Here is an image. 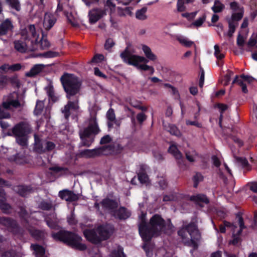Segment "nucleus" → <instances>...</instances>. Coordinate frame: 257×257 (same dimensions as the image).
Here are the masks:
<instances>
[{
  "instance_id": "dca6fc26",
  "label": "nucleus",
  "mask_w": 257,
  "mask_h": 257,
  "mask_svg": "<svg viewBox=\"0 0 257 257\" xmlns=\"http://www.w3.org/2000/svg\"><path fill=\"white\" fill-rule=\"evenodd\" d=\"M237 217L238 218L240 229L237 231L236 233H235V231H233L232 233V239L229 241L230 244L236 246L240 244L241 239L240 235L242 229L245 228L242 217L240 215H237Z\"/></svg>"
},
{
  "instance_id": "f3484780",
  "label": "nucleus",
  "mask_w": 257,
  "mask_h": 257,
  "mask_svg": "<svg viewBox=\"0 0 257 257\" xmlns=\"http://www.w3.org/2000/svg\"><path fill=\"white\" fill-rule=\"evenodd\" d=\"M105 15V11L98 8L93 9L89 11L88 13L89 23L91 24H94Z\"/></svg>"
},
{
  "instance_id": "4d7b16f0",
  "label": "nucleus",
  "mask_w": 257,
  "mask_h": 257,
  "mask_svg": "<svg viewBox=\"0 0 257 257\" xmlns=\"http://www.w3.org/2000/svg\"><path fill=\"white\" fill-rule=\"evenodd\" d=\"M147 116L144 112H140L137 114L136 118L140 124L143 123V122L147 119Z\"/></svg>"
},
{
  "instance_id": "79ce46f5",
  "label": "nucleus",
  "mask_w": 257,
  "mask_h": 257,
  "mask_svg": "<svg viewBox=\"0 0 257 257\" xmlns=\"http://www.w3.org/2000/svg\"><path fill=\"white\" fill-rule=\"evenodd\" d=\"M233 71L229 70H228L227 71L226 74L224 75L223 79L224 86H227L229 84L231 79V77L233 76Z\"/></svg>"
},
{
  "instance_id": "f704fd0d",
  "label": "nucleus",
  "mask_w": 257,
  "mask_h": 257,
  "mask_svg": "<svg viewBox=\"0 0 257 257\" xmlns=\"http://www.w3.org/2000/svg\"><path fill=\"white\" fill-rule=\"evenodd\" d=\"M147 11V8L143 7L141 9L139 10L136 13V18L140 20H145L147 18V16L145 15Z\"/></svg>"
},
{
  "instance_id": "774afa93",
  "label": "nucleus",
  "mask_w": 257,
  "mask_h": 257,
  "mask_svg": "<svg viewBox=\"0 0 257 257\" xmlns=\"http://www.w3.org/2000/svg\"><path fill=\"white\" fill-rule=\"evenodd\" d=\"M16 252L14 250H10L5 252L2 257H15Z\"/></svg>"
},
{
  "instance_id": "2eb2a0df",
  "label": "nucleus",
  "mask_w": 257,
  "mask_h": 257,
  "mask_svg": "<svg viewBox=\"0 0 257 257\" xmlns=\"http://www.w3.org/2000/svg\"><path fill=\"white\" fill-rule=\"evenodd\" d=\"M58 196L61 199L69 202L76 201L80 197L79 194H76L73 191L67 189L60 191Z\"/></svg>"
},
{
  "instance_id": "a211bd4d",
  "label": "nucleus",
  "mask_w": 257,
  "mask_h": 257,
  "mask_svg": "<svg viewBox=\"0 0 257 257\" xmlns=\"http://www.w3.org/2000/svg\"><path fill=\"white\" fill-rule=\"evenodd\" d=\"M189 200L200 207H204V205L208 204L209 199L203 194H197L189 197Z\"/></svg>"
},
{
  "instance_id": "ddd939ff",
  "label": "nucleus",
  "mask_w": 257,
  "mask_h": 257,
  "mask_svg": "<svg viewBox=\"0 0 257 257\" xmlns=\"http://www.w3.org/2000/svg\"><path fill=\"white\" fill-rule=\"evenodd\" d=\"M82 132L86 136H96L99 133L100 130L96 116H91L90 118L88 126Z\"/></svg>"
},
{
  "instance_id": "bf43d9fd",
  "label": "nucleus",
  "mask_w": 257,
  "mask_h": 257,
  "mask_svg": "<svg viewBox=\"0 0 257 257\" xmlns=\"http://www.w3.org/2000/svg\"><path fill=\"white\" fill-rule=\"evenodd\" d=\"M185 3V2L184 1V0H178L177 7V10L178 12H184L185 10L186 7L184 6Z\"/></svg>"
},
{
  "instance_id": "338daca9",
  "label": "nucleus",
  "mask_w": 257,
  "mask_h": 257,
  "mask_svg": "<svg viewBox=\"0 0 257 257\" xmlns=\"http://www.w3.org/2000/svg\"><path fill=\"white\" fill-rule=\"evenodd\" d=\"M8 82V77L6 75L0 74V85L5 86Z\"/></svg>"
},
{
  "instance_id": "de8ad7c7",
  "label": "nucleus",
  "mask_w": 257,
  "mask_h": 257,
  "mask_svg": "<svg viewBox=\"0 0 257 257\" xmlns=\"http://www.w3.org/2000/svg\"><path fill=\"white\" fill-rule=\"evenodd\" d=\"M177 40L181 44L188 48L191 47L194 44L193 42L189 41L186 38H178Z\"/></svg>"
},
{
  "instance_id": "20e7f679",
  "label": "nucleus",
  "mask_w": 257,
  "mask_h": 257,
  "mask_svg": "<svg viewBox=\"0 0 257 257\" xmlns=\"http://www.w3.org/2000/svg\"><path fill=\"white\" fill-rule=\"evenodd\" d=\"M60 81L67 99H71L72 97H77L82 85L81 82L77 77L65 73L61 77Z\"/></svg>"
},
{
  "instance_id": "e433bc0d",
  "label": "nucleus",
  "mask_w": 257,
  "mask_h": 257,
  "mask_svg": "<svg viewBox=\"0 0 257 257\" xmlns=\"http://www.w3.org/2000/svg\"><path fill=\"white\" fill-rule=\"evenodd\" d=\"M125 210H111L110 213L113 215H116L117 217L120 219H126L128 217V215L123 214Z\"/></svg>"
},
{
  "instance_id": "0e129e2a",
  "label": "nucleus",
  "mask_w": 257,
  "mask_h": 257,
  "mask_svg": "<svg viewBox=\"0 0 257 257\" xmlns=\"http://www.w3.org/2000/svg\"><path fill=\"white\" fill-rule=\"evenodd\" d=\"M236 44L239 47H243L244 44V40L243 37L239 34L237 37Z\"/></svg>"
},
{
  "instance_id": "72a5a7b5",
  "label": "nucleus",
  "mask_w": 257,
  "mask_h": 257,
  "mask_svg": "<svg viewBox=\"0 0 257 257\" xmlns=\"http://www.w3.org/2000/svg\"><path fill=\"white\" fill-rule=\"evenodd\" d=\"M45 89L47 92V94L49 96V98L50 100H52L53 102H56L58 98L55 95L54 90L53 86H49L45 88Z\"/></svg>"
},
{
  "instance_id": "7c9ffc66",
  "label": "nucleus",
  "mask_w": 257,
  "mask_h": 257,
  "mask_svg": "<svg viewBox=\"0 0 257 257\" xmlns=\"http://www.w3.org/2000/svg\"><path fill=\"white\" fill-rule=\"evenodd\" d=\"M192 180L193 182V187L196 188L199 183L203 181L204 176L200 172H196L195 175L192 177Z\"/></svg>"
},
{
  "instance_id": "b1692460",
  "label": "nucleus",
  "mask_w": 257,
  "mask_h": 257,
  "mask_svg": "<svg viewBox=\"0 0 257 257\" xmlns=\"http://www.w3.org/2000/svg\"><path fill=\"white\" fill-rule=\"evenodd\" d=\"M6 201V194L5 190L0 186V209H12Z\"/></svg>"
},
{
  "instance_id": "c756f323",
  "label": "nucleus",
  "mask_w": 257,
  "mask_h": 257,
  "mask_svg": "<svg viewBox=\"0 0 257 257\" xmlns=\"http://www.w3.org/2000/svg\"><path fill=\"white\" fill-rule=\"evenodd\" d=\"M7 4L13 10L20 12L21 10V5L19 0H6Z\"/></svg>"
},
{
  "instance_id": "cd10ccee",
  "label": "nucleus",
  "mask_w": 257,
  "mask_h": 257,
  "mask_svg": "<svg viewBox=\"0 0 257 257\" xmlns=\"http://www.w3.org/2000/svg\"><path fill=\"white\" fill-rule=\"evenodd\" d=\"M142 50L147 58L151 61H155L157 59V56L152 53L151 49L147 45H144L142 46Z\"/></svg>"
},
{
  "instance_id": "680f3d73",
  "label": "nucleus",
  "mask_w": 257,
  "mask_h": 257,
  "mask_svg": "<svg viewBox=\"0 0 257 257\" xmlns=\"http://www.w3.org/2000/svg\"><path fill=\"white\" fill-rule=\"evenodd\" d=\"M8 82H10L12 84H16L18 87H20L19 81L17 76L8 77Z\"/></svg>"
},
{
  "instance_id": "8fccbe9b",
  "label": "nucleus",
  "mask_w": 257,
  "mask_h": 257,
  "mask_svg": "<svg viewBox=\"0 0 257 257\" xmlns=\"http://www.w3.org/2000/svg\"><path fill=\"white\" fill-rule=\"evenodd\" d=\"M115 45V43L112 39L111 38H108L105 41V43L104 44V48L105 50L110 51L111 48L114 46Z\"/></svg>"
},
{
  "instance_id": "f03ea898",
  "label": "nucleus",
  "mask_w": 257,
  "mask_h": 257,
  "mask_svg": "<svg viewBox=\"0 0 257 257\" xmlns=\"http://www.w3.org/2000/svg\"><path fill=\"white\" fill-rule=\"evenodd\" d=\"M114 231V227L109 224L100 225L94 229H86L83 233L91 242L97 244L109 238Z\"/></svg>"
},
{
  "instance_id": "a878e982",
  "label": "nucleus",
  "mask_w": 257,
  "mask_h": 257,
  "mask_svg": "<svg viewBox=\"0 0 257 257\" xmlns=\"http://www.w3.org/2000/svg\"><path fill=\"white\" fill-rule=\"evenodd\" d=\"M84 134V132L82 131L79 132V137L81 141V145L83 146L89 147L93 142L94 138H91L90 136H86Z\"/></svg>"
},
{
  "instance_id": "473e14b6",
  "label": "nucleus",
  "mask_w": 257,
  "mask_h": 257,
  "mask_svg": "<svg viewBox=\"0 0 257 257\" xmlns=\"http://www.w3.org/2000/svg\"><path fill=\"white\" fill-rule=\"evenodd\" d=\"M224 5L219 1L215 0L214 5L211 9L214 13H219L221 12L224 10Z\"/></svg>"
},
{
  "instance_id": "1a4fd4ad",
  "label": "nucleus",
  "mask_w": 257,
  "mask_h": 257,
  "mask_svg": "<svg viewBox=\"0 0 257 257\" xmlns=\"http://www.w3.org/2000/svg\"><path fill=\"white\" fill-rule=\"evenodd\" d=\"M114 148V145H107L94 149H85L80 152V155L86 158H94L103 155L106 150L111 151H113Z\"/></svg>"
},
{
  "instance_id": "5701e85b",
  "label": "nucleus",
  "mask_w": 257,
  "mask_h": 257,
  "mask_svg": "<svg viewBox=\"0 0 257 257\" xmlns=\"http://www.w3.org/2000/svg\"><path fill=\"white\" fill-rule=\"evenodd\" d=\"M45 66L43 64H36L30 70L27 72L25 75L28 77H33L42 71Z\"/></svg>"
},
{
  "instance_id": "6e6552de",
  "label": "nucleus",
  "mask_w": 257,
  "mask_h": 257,
  "mask_svg": "<svg viewBox=\"0 0 257 257\" xmlns=\"http://www.w3.org/2000/svg\"><path fill=\"white\" fill-rule=\"evenodd\" d=\"M33 150L38 154H42L53 151L56 145L52 142L41 138L39 135L34 134Z\"/></svg>"
},
{
  "instance_id": "58836bf2",
  "label": "nucleus",
  "mask_w": 257,
  "mask_h": 257,
  "mask_svg": "<svg viewBox=\"0 0 257 257\" xmlns=\"http://www.w3.org/2000/svg\"><path fill=\"white\" fill-rule=\"evenodd\" d=\"M169 133L174 136L180 137L181 133L178 127L174 124H170L168 127Z\"/></svg>"
},
{
  "instance_id": "2f4dec72",
  "label": "nucleus",
  "mask_w": 257,
  "mask_h": 257,
  "mask_svg": "<svg viewBox=\"0 0 257 257\" xmlns=\"http://www.w3.org/2000/svg\"><path fill=\"white\" fill-rule=\"evenodd\" d=\"M235 83H237L239 86H241L242 92L244 93H247L248 92V90L247 89L246 84L243 83L242 80L239 79L238 75L235 76L234 79L232 82L231 88H232L233 85Z\"/></svg>"
},
{
  "instance_id": "6e6d98bb",
  "label": "nucleus",
  "mask_w": 257,
  "mask_h": 257,
  "mask_svg": "<svg viewBox=\"0 0 257 257\" xmlns=\"http://www.w3.org/2000/svg\"><path fill=\"white\" fill-rule=\"evenodd\" d=\"M49 170L54 171L56 173H58L62 171H65L66 172H68L69 171V169L68 168L58 166L51 167L49 168Z\"/></svg>"
},
{
  "instance_id": "09e8293b",
  "label": "nucleus",
  "mask_w": 257,
  "mask_h": 257,
  "mask_svg": "<svg viewBox=\"0 0 257 257\" xmlns=\"http://www.w3.org/2000/svg\"><path fill=\"white\" fill-rule=\"evenodd\" d=\"M206 18V16L204 14L201 17L195 21L192 25L196 27H199L202 26L203 23L205 22Z\"/></svg>"
},
{
  "instance_id": "052dcab7",
  "label": "nucleus",
  "mask_w": 257,
  "mask_h": 257,
  "mask_svg": "<svg viewBox=\"0 0 257 257\" xmlns=\"http://www.w3.org/2000/svg\"><path fill=\"white\" fill-rule=\"evenodd\" d=\"M236 160L238 162L240 163L243 167H246L249 166L248 161L245 158L238 157L236 158Z\"/></svg>"
},
{
  "instance_id": "e2e57ef3",
  "label": "nucleus",
  "mask_w": 257,
  "mask_h": 257,
  "mask_svg": "<svg viewBox=\"0 0 257 257\" xmlns=\"http://www.w3.org/2000/svg\"><path fill=\"white\" fill-rule=\"evenodd\" d=\"M104 59V56L102 54H96L91 59V62L98 63L100 62Z\"/></svg>"
},
{
  "instance_id": "c85d7f7f",
  "label": "nucleus",
  "mask_w": 257,
  "mask_h": 257,
  "mask_svg": "<svg viewBox=\"0 0 257 257\" xmlns=\"http://www.w3.org/2000/svg\"><path fill=\"white\" fill-rule=\"evenodd\" d=\"M29 232L31 235L37 240L44 238L46 235V233L44 231L37 229H30Z\"/></svg>"
},
{
  "instance_id": "a19ab883",
  "label": "nucleus",
  "mask_w": 257,
  "mask_h": 257,
  "mask_svg": "<svg viewBox=\"0 0 257 257\" xmlns=\"http://www.w3.org/2000/svg\"><path fill=\"white\" fill-rule=\"evenodd\" d=\"M228 31L227 33V36L231 38L233 36V34L235 31L236 25L231 20H228Z\"/></svg>"
},
{
  "instance_id": "4468645a",
  "label": "nucleus",
  "mask_w": 257,
  "mask_h": 257,
  "mask_svg": "<svg viewBox=\"0 0 257 257\" xmlns=\"http://www.w3.org/2000/svg\"><path fill=\"white\" fill-rule=\"evenodd\" d=\"M75 99L74 101L69 100L68 101L66 105L64 107L62 110V113H64L65 118L68 119L70 115V110L76 111L78 110L79 106L78 105V97H75Z\"/></svg>"
},
{
  "instance_id": "ea45409f",
  "label": "nucleus",
  "mask_w": 257,
  "mask_h": 257,
  "mask_svg": "<svg viewBox=\"0 0 257 257\" xmlns=\"http://www.w3.org/2000/svg\"><path fill=\"white\" fill-rule=\"evenodd\" d=\"M16 138V141L18 144L21 146L25 147L28 145V139L27 136H21L15 137Z\"/></svg>"
},
{
  "instance_id": "bb28decb",
  "label": "nucleus",
  "mask_w": 257,
  "mask_h": 257,
  "mask_svg": "<svg viewBox=\"0 0 257 257\" xmlns=\"http://www.w3.org/2000/svg\"><path fill=\"white\" fill-rule=\"evenodd\" d=\"M8 160L10 162H14L19 165H23L26 163L25 157L19 153L16 154L15 155L10 156L8 158Z\"/></svg>"
},
{
  "instance_id": "49530a36",
  "label": "nucleus",
  "mask_w": 257,
  "mask_h": 257,
  "mask_svg": "<svg viewBox=\"0 0 257 257\" xmlns=\"http://www.w3.org/2000/svg\"><path fill=\"white\" fill-rule=\"evenodd\" d=\"M257 43V33H253L251 37L249 38L247 46L249 47H252Z\"/></svg>"
},
{
  "instance_id": "9b49d317",
  "label": "nucleus",
  "mask_w": 257,
  "mask_h": 257,
  "mask_svg": "<svg viewBox=\"0 0 257 257\" xmlns=\"http://www.w3.org/2000/svg\"><path fill=\"white\" fill-rule=\"evenodd\" d=\"M119 199L112 194H108L106 197L100 202V204L104 209H126L124 207L118 208Z\"/></svg>"
},
{
  "instance_id": "7ed1b4c3",
  "label": "nucleus",
  "mask_w": 257,
  "mask_h": 257,
  "mask_svg": "<svg viewBox=\"0 0 257 257\" xmlns=\"http://www.w3.org/2000/svg\"><path fill=\"white\" fill-rule=\"evenodd\" d=\"M120 57L123 62L130 65L135 66L142 71H149V74L151 75L155 72L154 67L147 64L149 59L143 56L132 54L128 47H126L124 50L120 53Z\"/></svg>"
},
{
  "instance_id": "412c9836",
  "label": "nucleus",
  "mask_w": 257,
  "mask_h": 257,
  "mask_svg": "<svg viewBox=\"0 0 257 257\" xmlns=\"http://www.w3.org/2000/svg\"><path fill=\"white\" fill-rule=\"evenodd\" d=\"M0 223L8 227L15 233L18 231V226L16 221L6 217H0Z\"/></svg>"
},
{
  "instance_id": "0eeeda50",
  "label": "nucleus",
  "mask_w": 257,
  "mask_h": 257,
  "mask_svg": "<svg viewBox=\"0 0 257 257\" xmlns=\"http://www.w3.org/2000/svg\"><path fill=\"white\" fill-rule=\"evenodd\" d=\"M20 40L14 41L15 48L21 53H25L27 51V41L31 40V38L37 37L36 28L34 25H30L27 28L22 30Z\"/></svg>"
},
{
  "instance_id": "393cba45",
  "label": "nucleus",
  "mask_w": 257,
  "mask_h": 257,
  "mask_svg": "<svg viewBox=\"0 0 257 257\" xmlns=\"http://www.w3.org/2000/svg\"><path fill=\"white\" fill-rule=\"evenodd\" d=\"M138 180L141 184H145L148 182L149 177L144 166H141L139 172L138 173Z\"/></svg>"
},
{
  "instance_id": "6ab92c4d",
  "label": "nucleus",
  "mask_w": 257,
  "mask_h": 257,
  "mask_svg": "<svg viewBox=\"0 0 257 257\" xmlns=\"http://www.w3.org/2000/svg\"><path fill=\"white\" fill-rule=\"evenodd\" d=\"M14 26L9 19H7L0 24V36H4L9 31L12 32Z\"/></svg>"
},
{
  "instance_id": "13d9d810",
  "label": "nucleus",
  "mask_w": 257,
  "mask_h": 257,
  "mask_svg": "<svg viewBox=\"0 0 257 257\" xmlns=\"http://www.w3.org/2000/svg\"><path fill=\"white\" fill-rule=\"evenodd\" d=\"M111 141L112 138L109 135H106L101 138L99 143L100 145H105L110 143Z\"/></svg>"
},
{
  "instance_id": "4be33fe9",
  "label": "nucleus",
  "mask_w": 257,
  "mask_h": 257,
  "mask_svg": "<svg viewBox=\"0 0 257 257\" xmlns=\"http://www.w3.org/2000/svg\"><path fill=\"white\" fill-rule=\"evenodd\" d=\"M17 193L22 197H27L34 191L33 187L31 185H20L16 187Z\"/></svg>"
},
{
  "instance_id": "864d4df0",
  "label": "nucleus",
  "mask_w": 257,
  "mask_h": 257,
  "mask_svg": "<svg viewBox=\"0 0 257 257\" xmlns=\"http://www.w3.org/2000/svg\"><path fill=\"white\" fill-rule=\"evenodd\" d=\"M214 48V55L217 59L221 60L224 57V55L220 53L219 47L217 45H215Z\"/></svg>"
},
{
  "instance_id": "603ef678",
  "label": "nucleus",
  "mask_w": 257,
  "mask_h": 257,
  "mask_svg": "<svg viewBox=\"0 0 257 257\" xmlns=\"http://www.w3.org/2000/svg\"><path fill=\"white\" fill-rule=\"evenodd\" d=\"M230 8L233 12L243 11V7H240L239 4L236 2H231L229 4Z\"/></svg>"
},
{
  "instance_id": "c9c22d12",
  "label": "nucleus",
  "mask_w": 257,
  "mask_h": 257,
  "mask_svg": "<svg viewBox=\"0 0 257 257\" xmlns=\"http://www.w3.org/2000/svg\"><path fill=\"white\" fill-rule=\"evenodd\" d=\"M44 106L43 101L37 100L35 108L34 109V113L37 115H40L42 113Z\"/></svg>"
},
{
  "instance_id": "5fc2aeb1",
  "label": "nucleus",
  "mask_w": 257,
  "mask_h": 257,
  "mask_svg": "<svg viewBox=\"0 0 257 257\" xmlns=\"http://www.w3.org/2000/svg\"><path fill=\"white\" fill-rule=\"evenodd\" d=\"M107 120L113 121L116 118L114 111L112 108H110L106 113Z\"/></svg>"
},
{
  "instance_id": "3c124183",
  "label": "nucleus",
  "mask_w": 257,
  "mask_h": 257,
  "mask_svg": "<svg viewBox=\"0 0 257 257\" xmlns=\"http://www.w3.org/2000/svg\"><path fill=\"white\" fill-rule=\"evenodd\" d=\"M41 55L45 58H55L59 56V53L57 52L48 51L47 52L42 53Z\"/></svg>"
},
{
  "instance_id": "4c0bfd02",
  "label": "nucleus",
  "mask_w": 257,
  "mask_h": 257,
  "mask_svg": "<svg viewBox=\"0 0 257 257\" xmlns=\"http://www.w3.org/2000/svg\"><path fill=\"white\" fill-rule=\"evenodd\" d=\"M39 206L40 209H52L53 203L50 199L43 200L40 202Z\"/></svg>"
},
{
  "instance_id": "aec40b11",
  "label": "nucleus",
  "mask_w": 257,
  "mask_h": 257,
  "mask_svg": "<svg viewBox=\"0 0 257 257\" xmlns=\"http://www.w3.org/2000/svg\"><path fill=\"white\" fill-rule=\"evenodd\" d=\"M168 152L172 154L176 159L178 160L177 163L180 166L184 165V159L183 158L182 154L179 151L176 145H171L168 149Z\"/></svg>"
},
{
  "instance_id": "39448f33",
  "label": "nucleus",
  "mask_w": 257,
  "mask_h": 257,
  "mask_svg": "<svg viewBox=\"0 0 257 257\" xmlns=\"http://www.w3.org/2000/svg\"><path fill=\"white\" fill-rule=\"evenodd\" d=\"M52 236L54 239L63 241L74 248L79 250L86 249V245L81 242L82 238L74 233L61 230L57 233H53Z\"/></svg>"
},
{
  "instance_id": "f8f14e48",
  "label": "nucleus",
  "mask_w": 257,
  "mask_h": 257,
  "mask_svg": "<svg viewBox=\"0 0 257 257\" xmlns=\"http://www.w3.org/2000/svg\"><path fill=\"white\" fill-rule=\"evenodd\" d=\"M31 132V127L26 121H21L12 128V133L15 137L28 136Z\"/></svg>"
},
{
  "instance_id": "423d86ee",
  "label": "nucleus",
  "mask_w": 257,
  "mask_h": 257,
  "mask_svg": "<svg viewBox=\"0 0 257 257\" xmlns=\"http://www.w3.org/2000/svg\"><path fill=\"white\" fill-rule=\"evenodd\" d=\"M178 234L183 243L187 245L194 244L199 237L197 225L194 222L187 224L183 222L182 227L178 231Z\"/></svg>"
},
{
  "instance_id": "37998d69",
  "label": "nucleus",
  "mask_w": 257,
  "mask_h": 257,
  "mask_svg": "<svg viewBox=\"0 0 257 257\" xmlns=\"http://www.w3.org/2000/svg\"><path fill=\"white\" fill-rule=\"evenodd\" d=\"M56 22L55 19H50L47 20L45 19L44 22V26L45 27L46 30H49L54 26Z\"/></svg>"
},
{
  "instance_id": "f257e3e1",
  "label": "nucleus",
  "mask_w": 257,
  "mask_h": 257,
  "mask_svg": "<svg viewBox=\"0 0 257 257\" xmlns=\"http://www.w3.org/2000/svg\"><path fill=\"white\" fill-rule=\"evenodd\" d=\"M146 215V213H142L140 216V222L139 225V232L144 240L149 241L153 236L159 235L162 231L167 234H170L172 231L173 225L171 223L165 225L163 219L157 214L151 218L149 225H147Z\"/></svg>"
},
{
  "instance_id": "9d476101",
  "label": "nucleus",
  "mask_w": 257,
  "mask_h": 257,
  "mask_svg": "<svg viewBox=\"0 0 257 257\" xmlns=\"http://www.w3.org/2000/svg\"><path fill=\"white\" fill-rule=\"evenodd\" d=\"M20 106L21 103L17 99L7 100L3 102L2 103V107L0 106V119L9 118L11 117L10 113L5 110L4 109L9 110L11 108V107L17 108Z\"/></svg>"
},
{
  "instance_id": "69168bd1",
  "label": "nucleus",
  "mask_w": 257,
  "mask_h": 257,
  "mask_svg": "<svg viewBox=\"0 0 257 257\" xmlns=\"http://www.w3.org/2000/svg\"><path fill=\"white\" fill-rule=\"evenodd\" d=\"M22 66L20 63H16L10 65V70L13 72L18 71L21 69Z\"/></svg>"
},
{
  "instance_id": "a18cd8bd",
  "label": "nucleus",
  "mask_w": 257,
  "mask_h": 257,
  "mask_svg": "<svg viewBox=\"0 0 257 257\" xmlns=\"http://www.w3.org/2000/svg\"><path fill=\"white\" fill-rule=\"evenodd\" d=\"M110 257H125L123 253L122 248L118 247L117 249L112 251Z\"/></svg>"
},
{
  "instance_id": "c03bdc74",
  "label": "nucleus",
  "mask_w": 257,
  "mask_h": 257,
  "mask_svg": "<svg viewBox=\"0 0 257 257\" xmlns=\"http://www.w3.org/2000/svg\"><path fill=\"white\" fill-rule=\"evenodd\" d=\"M243 16V10L239 11L238 13H233L231 15V19L229 20L232 21L234 23L235 21H239L241 20Z\"/></svg>"
}]
</instances>
